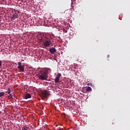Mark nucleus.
I'll list each match as a JSON object with an SVG mask.
<instances>
[{
    "mask_svg": "<svg viewBox=\"0 0 130 130\" xmlns=\"http://www.w3.org/2000/svg\"><path fill=\"white\" fill-rule=\"evenodd\" d=\"M41 41L42 42H43V45L44 46V48H46V47H48V46L51 45V40L47 37H45L40 39L39 42H41Z\"/></svg>",
    "mask_w": 130,
    "mask_h": 130,
    "instance_id": "obj_1",
    "label": "nucleus"
},
{
    "mask_svg": "<svg viewBox=\"0 0 130 130\" xmlns=\"http://www.w3.org/2000/svg\"><path fill=\"white\" fill-rule=\"evenodd\" d=\"M48 75V70H46L45 71H41L39 75V80H41L42 81L47 80L48 77L47 76Z\"/></svg>",
    "mask_w": 130,
    "mask_h": 130,
    "instance_id": "obj_2",
    "label": "nucleus"
},
{
    "mask_svg": "<svg viewBox=\"0 0 130 130\" xmlns=\"http://www.w3.org/2000/svg\"><path fill=\"white\" fill-rule=\"evenodd\" d=\"M49 95V92L46 90L42 91L40 94V96L42 97V99L43 100L45 99V98H47Z\"/></svg>",
    "mask_w": 130,
    "mask_h": 130,
    "instance_id": "obj_3",
    "label": "nucleus"
},
{
    "mask_svg": "<svg viewBox=\"0 0 130 130\" xmlns=\"http://www.w3.org/2000/svg\"><path fill=\"white\" fill-rule=\"evenodd\" d=\"M18 69H19V72H24V66L22 64L21 62H18Z\"/></svg>",
    "mask_w": 130,
    "mask_h": 130,
    "instance_id": "obj_4",
    "label": "nucleus"
},
{
    "mask_svg": "<svg viewBox=\"0 0 130 130\" xmlns=\"http://www.w3.org/2000/svg\"><path fill=\"white\" fill-rule=\"evenodd\" d=\"M61 76V74L60 73H58L55 79V83H58L59 82V78Z\"/></svg>",
    "mask_w": 130,
    "mask_h": 130,
    "instance_id": "obj_5",
    "label": "nucleus"
},
{
    "mask_svg": "<svg viewBox=\"0 0 130 130\" xmlns=\"http://www.w3.org/2000/svg\"><path fill=\"white\" fill-rule=\"evenodd\" d=\"M49 52L50 53H51V54H54V53L56 52V49L54 47H52L49 49Z\"/></svg>",
    "mask_w": 130,
    "mask_h": 130,
    "instance_id": "obj_6",
    "label": "nucleus"
},
{
    "mask_svg": "<svg viewBox=\"0 0 130 130\" xmlns=\"http://www.w3.org/2000/svg\"><path fill=\"white\" fill-rule=\"evenodd\" d=\"M29 98H31V94L29 93H27L24 96V99H28Z\"/></svg>",
    "mask_w": 130,
    "mask_h": 130,
    "instance_id": "obj_7",
    "label": "nucleus"
},
{
    "mask_svg": "<svg viewBox=\"0 0 130 130\" xmlns=\"http://www.w3.org/2000/svg\"><path fill=\"white\" fill-rule=\"evenodd\" d=\"M92 90V88H91V87H89L88 86L87 88H86V91L87 92H89V91H91Z\"/></svg>",
    "mask_w": 130,
    "mask_h": 130,
    "instance_id": "obj_8",
    "label": "nucleus"
},
{
    "mask_svg": "<svg viewBox=\"0 0 130 130\" xmlns=\"http://www.w3.org/2000/svg\"><path fill=\"white\" fill-rule=\"evenodd\" d=\"M16 18H17V15L14 14V15H13L12 16V20H15L16 19Z\"/></svg>",
    "mask_w": 130,
    "mask_h": 130,
    "instance_id": "obj_9",
    "label": "nucleus"
},
{
    "mask_svg": "<svg viewBox=\"0 0 130 130\" xmlns=\"http://www.w3.org/2000/svg\"><path fill=\"white\" fill-rule=\"evenodd\" d=\"M6 93L10 94L11 93V89L10 88H8V90L6 91Z\"/></svg>",
    "mask_w": 130,
    "mask_h": 130,
    "instance_id": "obj_10",
    "label": "nucleus"
},
{
    "mask_svg": "<svg viewBox=\"0 0 130 130\" xmlns=\"http://www.w3.org/2000/svg\"><path fill=\"white\" fill-rule=\"evenodd\" d=\"M4 95H5V92H0V98L3 97V96H4Z\"/></svg>",
    "mask_w": 130,
    "mask_h": 130,
    "instance_id": "obj_11",
    "label": "nucleus"
},
{
    "mask_svg": "<svg viewBox=\"0 0 130 130\" xmlns=\"http://www.w3.org/2000/svg\"><path fill=\"white\" fill-rule=\"evenodd\" d=\"M22 130H28V127L27 126L22 127Z\"/></svg>",
    "mask_w": 130,
    "mask_h": 130,
    "instance_id": "obj_12",
    "label": "nucleus"
},
{
    "mask_svg": "<svg viewBox=\"0 0 130 130\" xmlns=\"http://www.w3.org/2000/svg\"><path fill=\"white\" fill-rule=\"evenodd\" d=\"M17 125H18L19 128H20V126H21V125H22V123H17Z\"/></svg>",
    "mask_w": 130,
    "mask_h": 130,
    "instance_id": "obj_13",
    "label": "nucleus"
},
{
    "mask_svg": "<svg viewBox=\"0 0 130 130\" xmlns=\"http://www.w3.org/2000/svg\"><path fill=\"white\" fill-rule=\"evenodd\" d=\"M9 98H13V94H12V93L10 94Z\"/></svg>",
    "mask_w": 130,
    "mask_h": 130,
    "instance_id": "obj_14",
    "label": "nucleus"
},
{
    "mask_svg": "<svg viewBox=\"0 0 130 130\" xmlns=\"http://www.w3.org/2000/svg\"><path fill=\"white\" fill-rule=\"evenodd\" d=\"M2 61L0 60V67H2Z\"/></svg>",
    "mask_w": 130,
    "mask_h": 130,
    "instance_id": "obj_15",
    "label": "nucleus"
},
{
    "mask_svg": "<svg viewBox=\"0 0 130 130\" xmlns=\"http://www.w3.org/2000/svg\"><path fill=\"white\" fill-rule=\"evenodd\" d=\"M21 24V22H20V21H17V24Z\"/></svg>",
    "mask_w": 130,
    "mask_h": 130,
    "instance_id": "obj_16",
    "label": "nucleus"
},
{
    "mask_svg": "<svg viewBox=\"0 0 130 130\" xmlns=\"http://www.w3.org/2000/svg\"><path fill=\"white\" fill-rule=\"evenodd\" d=\"M19 2H20V0H18L17 4H18Z\"/></svg>",
    "mask_w": 130,
    "mask_h": 130,
    "instance_id": "obj_17",
    "label": "nucleus"
},
{
    "mask_svg": "<svg viewBox=\"0 0 130 130\" xmlns=\"http://www.w3.org/2000/svg\"><path fill=\"white\" fill-rule=\"evenodd\" d=\"M17 13H20V11L17 10Z\"/></svg>",
    "mask_w": 130,
    "mask_h": 130,
    "instance_id": "obj_18",
    "label": "nucleus"
},
{
    "mask_svg": "<svg viewBox=\"0 0 130 130\" xmlns=\"http://www.w3.org/2000/svg\"><path fill=\"white\" fill-rule=\"evenodd\" d=\"M59 130H62V129H59Z\"/></svg>",
    "mask_w": 130,
    "mask_h": 130,
    "instance_id": "obj_19",
    "label": "nucleus"
}]
</instances>
